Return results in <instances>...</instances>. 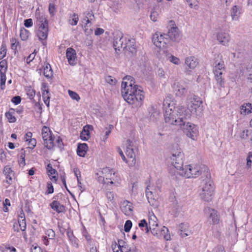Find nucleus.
Masks as SVG:
<instances>
[{"label":"nucleus","mask_w":252,"mask_h":252,"mask_svg":"<svg viewBox=\"0 0 252 252\" xmlns=\"http://www.w3.org/2000/svg\"><path fill=\"white\" fill-rule=\"evenodd\" d=\"M122 211L126 216H129L132 213V206L131 203L125 200L123 201L121 205Z\"/></svg>","instance_id":"nucleus-25"},{"label":"nucleus","mask_w":252,"mask_h":252,"mask_svg":"<svg viewBox=\"0 0 252 252\" xmlns=\"http://www.w3.org/2000/svg\"><path fill=\"white\" fill-rule=\"evenodd\" d=\"M87 150L88 146L87 144L82 143L79 144L77 150L78 155L82 157H85Z\"/></svg>","instance_id":"nucleus-33"},{"label":"nucleus","mask_w":252,"mask_h":252,"mask_svg":"<svg viewBox=\"0 0 252 252\" xmlns=\"http://www.w3.org/2000/svg\"><path fill=\"white\" fill-rule=\"evenodd\" d=\"M136 151L135 143L127 140L126 143L125 153L127 157V164L129 166H134L136 164L135 153Z\"/></svg>","instance_id":"nucleus-8"},{"label":"nucleus","mask_w":252,"mask_h":252,"mask_svg":"<svg viewBox=\"0 0 252 252\" xmlns=\"http://www.w3.org/2000/svg\"><path fill=\"white\" fill-rule=\"evenodd\" d=\"M3 174L5 176V182L8 185L12 184V178L14 176V172L9 166H5L4 167Z\"/></svg>","instance_id":"nucleus-24"},{"label":"nucleus","mask_w":252,"mask_h":252,"mask_svg":"<svg viewBox=\"0 0 252 252\" xmlns=\"http://www.w3.org/2000/svg\"><path fill=\"white\" fill-rule=\"evenodd\" d=\"M106 131L105 132L104 135L102 137V140L103 141H105L108 136L109 135L110 133H111V129L108 128H106Z\"/></svg>","instance_id":"nucleus-64"},{"label":"nucleus","mask_w":252,"mask_h":252,"mask_svg":"<svg viewBox=\"0 0 252 252\" xmlns=\"http://www.w3.org/2000/svg\"><path fill=\"white\" fill-rule=\"evenodd\" d=\"M47 192L48 194L52 193L54 192V188L51 183H47Z\"/></svg>","instance_id":"nucleus-63"},{"label":"nucleus","mask_w":252,"mask_h":252,"mask_svg":"<svg viewBox=\"0 0 252 252\" xmlns=\"http://www.w3.org/2000/svg\"><path fill=\"white\" fill-rule=\"evenodd\" d=\"M110 168L105 167L99 169L95 173L96 179L100 184H106V178L107 173L109 172Z\"/></svg>","instance_id":"nucleus-17"},{"label":"nucleus","mask_w":252,"mask_h":252,"mask_svg":"<svg viewBox=\"0 0 252 252\" xmlns=\"http://www.w3.org/2000/svg\"><path fill=\"white\" fill-rule=\"evenodd\" d=\"M45 236L46 238H48L49 239H53L55 236V233L53 230L52 229H48L45 231Z\"/></svg>","instance_id":"nucleus-45"},{"label":"nucleus","mask_w":252,"mask_h":252,"mask_svg":"<svg viewBox=\"0 0 252 252\" xmlns=\"http://www.w3.org/2000/svg\"><path fill=\"white\" fill-rule=\"evenodd\" d=\"M240 113L244 116L252 113V104L250 102L243 103L240 107Z\"/></svg>","instance_id":"nucleus-22"},{"label":"nucleus","mask_w":252,"mask_h":252,"mask_svg":"<svg viewBox=\"0 0 252 252\" xmlns=\"http://www.w3.org/2000/svg\"><path fill=\"white\" fill-rule=\"evenodd\" d=\"M183 154L180 148L177 149L176 151L173 152L170 157L172 167L169 170L171 174L175 175L176 173H179V171L184 167L182 160Z\"/></svg>","instance_id":"nucleus-5"},{"label":"nucleus","mask_w":252,"mask_h":252,"mask_svg":"<svg viewBox=\"0 0 252 252\" xmlns=\"http://www.w3.org/2000/svg\"><path fill=\"white\" fill-rule=\"evenodd\" d=\"M43 100L47 107L50 105V94L47 86L45 84H43L41 88Z\"/></svg>","instance_id":"nucleus-28"},{"label":"nucleus","mask_w":252,"mask_h":252,"mask_svg":"<svg viewBox=\"0 0 252 252\" xmlns=\"http://www.w3.org/2000/svg\"><path fill=\"white\" fill-rule=\"evenodd\" d=\"M11 101L13 103L17 105L21 102V99L19 96H15L12 98Z\"/></svg>","instance_id":"nucleus-62"},{"label":"nucleus","mask_w":252,"mask_h":252,"mask_svg":"<svg viewBox=\"0 0 252 252\" xmlns=\"http://www.w3.org/2000/svg\"><path fill=\"white\" fill-rule=\"evenodd\" d=\"M18 224L20 229L22 231H25L26 228V223L24 218L22 216L21 217V218L18 220Z\"/></svg>","instance_id":"nucleus-46"},{"label":"nucleus","mask_w":252,"mask_h":252,"mask_svg":"<svg viewBox=\"0 0 252 252\" xmlns=\"http://www.w3.org/2000/svg\"><path fill=\"white\" fill-rule=\"evenodd\" d=\"M38 29L36 32V35L40 40L46 39L48 36V25L38 26Z\"/></svg>","instance_id":"nucleus-23"},{"label":"nucleus","mask_w":252,"mask_h":252,"mask_svg":"<svg viewBox=\"0 0 252 252\" xmlns=\"http://www.w3.org/2000/svg\"><path fill=\"white\" fill-rule=\"evenodd\" d=\"M93 16L94 15L91 12H88L86 17L82 21V23H84L85 28H86L87 26V25L90 23L91 20H92L91 17Z\"/></svg>","instance_id":"nucleus-43"},{"label":"nucleus","mask_w":252,"mask_h":252,"mask_svg":"<svg viewBox=\"0 0 252 252\" xmlns=\"http://www.w3.org/2000/svg\"><path fill=\"white\" fill-rule=\"evenodd\" d=\"M40 72H42L44 76L48 78H50L53 76V71L51 66L48 63H45L43 67L40 69Z\"/></svg>","instance_id":"nucleus-31"},{"label":"nucleus","mask_w":252,"mask_h":252,"mask_svg":"<svg viewBox=\"0 0 252 252\" xmlns=\"http://www.w3.org/2000/svg\"><path fill=\"white\" fill-rule=\"evenodd\" d=\"M197 64V60L194 57H189L185 60L186 69L188 71L194 69Z\"/></svg>","instance_id":"nucleus-19"},{"label":"nucleus","mask_w":252,"mask_h":252,"mask_svg":"<svg viewBox=\"0 0 252 252\" xmlns=\"http://www.w3.org/2000/svg\"><path fill=\"white\" fill-rule=\"evenodd\" d=\"M90 136V132L86 127H84L83 130L80 133V138L82 140L86 141L87 140Z\"/></svg>","instance_id":"nucleus-40"},{"label":"nucleus","mask_w":252,"mask_h":252,"mask_svg":"<svg viewBox=\"0 0 252 252\" xmlns=\"http://www.w3.org/2000/svg\"><path fill=\"white\" fill-rule=\"evenodd\" d=\"M125 40H126V38L123 37H116L114 39L113 47L116 52L120 51L121 49H124Z\"/></svg>","instance_id":"nucleus-30"},{"label":"nucleus","mask_w":252,"mask_h":252,"mask_svg":"<svg viewBox=\"0 0 252 252\" xmlns=\"http://www.w3.org/2000/svg\"><path fill=\"white\" fill-rule=\"evenodd\" d=\"M26 93L31 99H33L35 96V91L31 87H28L26 89Z\"/></svg>","instance_id":"nucleus-52"},{"label":"nucleus","mask_w":252,"mask_h":252,"mask_svg":"<svg viewBox=\"0 0 252 252\" xmlns=\"http://www.w3.org/2000/svg\"><path fill=\"white\" fill-rule=\"evenodd\" d=\"M170 26L171 27L168 30L167 37L173 41L179 42L181 36L178 28L172 21H170Z\"/></svg>","instance_id":"nucleus-15"},{"label":"nucleus","mask_w":252,"mask_h":252,"mask_svg":"<svg viewBox=\"0 0 252 252\" xmlns=\"http://www.w3.org/2000/svg\"><path fill=\"white\" fill-rule=\"evenodd\" d=\"M149 222L148 223L149 229L152 233L156 236H158V230L157 227L158 226V219L153 212H150L148 215Z\"/></svg>","instance_id":"nucleus-16"},{"label":"nucleus","mask_w":252,"mask_h":252,"mask_svg":"<svg viewBox=\"0 0 252 252\" xmlns=\"http://www.w3.org/2000/svg\"><path fill=\"white\" fill-rule=\"evenodd\" d=\"M79 20L78 14L73 13L69 17V23L72 26L76 25Z\"/></svg>","instance_id":"nucleus-39"},{"label":"nucleus","mask_w":252,"mask_h":252,"mask_svg":"<svg viewBox=\"0 0 252 252\" xmlns=\"http://www.w3.org/2000/svg\"><path fill=\"white\" fill-rule=\"evenodd\" d=\"M158 237L162 236L163 238L167 241L171 239V236L169 233V230L168 228L165 226H163L161 229L160 232L158 231Z\"/></svg>","instance_id":"nucleus-34"},{"label":"nucleus","mask_w":252,"mask_h":252,"mask_svg":"<svg viewBox=\"0 0 252 252\" xmlns=\"http://www.w3.org/2000/svg\"><path fill=\"white\" fill-rule=\"evenodd\" d=\"M157 74L160 79H165L166 78V73L164 70L161 67H159L158 69Z\"/></svg>","instance_id":"nucleus-49"},{"label":"nucleus","mask_w":252,"mask_h":252,"mask_svg":"<svg viewBox=\"0 0 252 252\" xmlns=\"http://www.w3.org/2000/svg\"><path fill=\"white\" fill-rule=\"evenodd\" d=\"M47 170L49 175L51 177V179L56 181L57 180V177L56 170L52 168L50 164L47 165Z\"/></svg>","instance_id":"nucleus-38"},{"label":"nucleus","mask_w":252,"mask_h":252,"mask_svg":"<svg viewBox=\"0 0 252 252\" xmlns=\"http://www.w3.org/2000/svg\"><path fill=\"white\" fill-rule=\"evenodd\" d=\"M127 245V244L122 240L118 241V243H114L112 245V249L113 252H118V251L120 250V248L125 245Z\"/></svg>","instance_id":"nucleus-36"},{"label":"nucleus","mask_w":252,"mask_h":252,"mask_svg":"<svg viewBox=\"0 0 252 252\" xmlns=\"http://www.w3.org/2000/svg\"><path fill=\"white\" fill-rule=\"evenodd\" d=\"M35 17L37 19V25L38 26L48 25V22L45 16L40 13L39 11L37 9L35 12Z\"/></svg>","instance_id":"nucleus-27"},{"label":"nucleus","mask_w":252,"mask_h":252,"mask_svg":"<svg viewBox=\"0 0 252 252\" xmlns=\"http://www.w3.org/2000/svg\"><path fill=\"white\" fill-rule=\"evenodd\" d=\"M132 225V223L131 220H127L126 221L124 225V230L126 232H128L130 231Z\"/></svg>","instance_id":"nucleus-55"},{"label":"nucleus","mask_w":252,"mask_h":252,"mask_svg":"<svg viewBox=\"0 0 252 252\" xmlns=\"http://www.w3.org/2000/svg\"><path fill=\"white\" fill-rule=\"evenodd\" d=\"M158 16L159 14L158 11L152 10L150 14V19L153 22H156L158 21Z\"/></svg>","instance_id":"nucleus-48"},{"label":"nucleus","mask_w":252,"mask_h":252,"mask_svg":"<svg viewBox=\"0 0 252 252\" xmlns=\"http://www.w3.org/2000/svg\"><path fill=\"white\" fill-rule=\"evenodd\" d=\"M43 144L47 149L51 150L54 147V139L52 133L49 127L44 126L41 130Z\"/></svg>","instance_id":"nucleus-11"},{"label":"nucleus","mask_w":252,"mask_h":252,"mask_svg":"<svg viewBox=\"0 0 252 252\" xmlns=\"http://www.w3.org/2000/svg\"><path fill=\"white\" fill-rule=\"evenodd\" d=\"M30 32L27 30L23 28L21 29L20 36L22 40H26L29 38Z\"/></svg>","instance_id":"nucleus-41"},{"label":"nucleus","mask_w":252,"mask_h":252,"mask_svg":"<svg viewBox=\"0 0 252 252\" xmlns=\"http://www.w3.org/2000/svg\"><path fill=\"white\" fill-rule=\"evenodd\" d=\"M175 101L170 95L167 96L163 103L165 122L176 126L182 125L183 120L190 117L189 113L182 106H175Z\"/></svg>","instance_id":"nucleus-1"},{"label":"nucleus","mask_w":252,"mask_h":252,"mask_svg":"<svg viewBox=\"0 0 252 252\" xmlns=\"http://www.w3.org/2000/svg\"><path fill=\"white\" fill-rule=\"evenodd\" d=\"M106 196L109 201H112L114 199V193L112 191H107L106 193Z\"/></svg>","instance_id":"nucleus-61"},{"label":"nucleus","mask_w":252,"mask_h":252,"mask_svg":"<svg viewBox=\"0 0 252 252\" xmlns=\"http://www.w3.org/2000/svg\"><path fill=\"white\" fill-rule=\"evenodd\" d=\"M158 189L154 188L153 186H149L146 190V195L150 204L153 206L157 205L158 193Z\"/></svg>","instance_id":"nucleus-14"},{"label":"nucleus","mask_w":252,"mask_h":252,"mask_svg":"<svg viewBox=\"0 0 252 252\" xmlns=\"http://www.w3.org/2000/svg\"><path fill=\"white\" fill-rule=\"evenodd\" d=\"M67 235L70 241H71L72 244L75 247L77 246V240H76V238L73 236V233L72 232H68L67 233Z\"/></svg>","instance_id":"nucleus-53"},{"label":"nucleus","mask_w":252,"mask_h":252,"mask_svg":"<svg viewBox=\"0 0 252 252\" xmlns=\"http://www.w3.org/2000/svg\"><path fill=\"white\" fill-rule=\"evenodd\" d=\"M122 95L128 103L135 107L141 105L144 98V93L140 87L135 84L133 78L126 76L122 83Z\"/></svg>","instance_id":"nucleus-2"},{"label":"nucleus","mask_w":252,"mask_h":252,"mask_svg":"<svg viewBox=\"0 0 252 252\" xmlns=\"http://www.w3.org/2000/svg\"><path fill=\"white\" fill-rule=\"evenodd\" d=\"M225 67L224 62L220 59L216 60L214 63L213 71L217 82L222 86L224 84L223 79L221 77L224 71Z\"/></svg>","instance_id":"nucleus-10"},{"label":"nucleus","mask_w":252,"mask_h":252,"mask_svg":"<svg viewBox=\"0 0 252 252\" xmlns=\"http://www.w3.org/2000/svg\"><path fill=\"white\" fill-rule=\"evenodd\" d=\"M36 52H35V50L33 52L31 53L27 58L26 62L27 63H30L35 58L36 56Z\"/></svg>","instance_id":"nucleus-59"},{"label":"nucleus","mask_w":252,"mask_h":252,"mask_svg":"<svg viewBox=\"0 0 252 252\" xmlns=\"http://www.w3.org/2000/svg\"><path fill=\"white\" fill-rule=\"evenodd\" d=\"M15 111L13 109H10L8 112L5 113V117L9 123H14L16 121V119L14 116Z\"/></svg>","instance_id":"nucleus-37"},{"label":"nucleus","mask_w":252,"mask_h":252,"mask_svg":"<svg viewBox=\"0 0 252 252\" xmlns=\"http://www.w3.org/2000/svg\"><path fill=\"white\" fill-rule=\"evenodd\" d=\"M199 188V194L200 197L204 201H210L214 194L215 187L208 172H205L204 177H201Z\"/></svg>","instance_id":"nucleus-3"},{"label":"nucleus","mask_w":252,"mask_h":252,"mask_svg":"<svg viewBox=\"0 0 252 252\" xmlns=\"http://www.w3.org/2000/svg\"><path fill=\"white\" fill-rule=\"evenodd\" d=\"M188 118L184 119L183 120V124L179 125V127L186 134V135L193 140H195L197 139L198 135V127L195 125L189 122H187Z\"/></svg>","instance_id":"nucleus-7"},{"label":"nucleus","mask_w":252,"mask_h":252,"mask_svg":"<svg viewBox=\"0 0 252 252\" xmlns=\"http://www.w3.org/2000/svg\"><path fill=\"white\" fill-rule=\"evenodd\" d=\"M249 130L248 129H243L239 134V136L241 139H247L249 135Z\"/></svg>","instance_id":"nucleus-54"},{"label":"nucleus","mask_w":252,"mask_h":252,"mask_svg":"<svg viewBox=\"0 0 252 252\" xmlns=\"http://www.w3.org/2000/svg\"><path fill=\"white\" fill-rule=\"evenodd\" d=\"M218 41L224 46H227L230 40V37L228 33L224 32H219L217 35Z\"/></svg>","instance_id":"nucleus-20"},{"label":"nucleus","mask_w":252,"mask_h":252,"mask_svg":"<svg viewBox=\"0 0 252 252\" xmlns=\"http://www.w3.org/2000/svg\"><path fill=\"white\" fill-rule=\"evenodd\" d=\"M202 172L204 176L205 172H208L204 165L189 164L184 166L178 174L188 178H195L202 174Z\"/></svg>","instance_id":"nucleus-4"},{"label":"nucleus","mask_w":252,"mask_h":252,"mask_svg":"<svg viewBox=\"0 0 252 252\" xmlns=\"http://www.w3.org/2000/svg\"><path fill=\"white\" fill-rule=\"evenodd\" d=\"M241 14V8L237 5L233 6L230 10L232 20L238 21Z\"/></svg>","instance_id":"nucleus-26"},{"label":"nucleus","mask_w":252,"mask_h":252,"mask_svg":"<svg viewBox=\"0 0 252 252\" xmlns=\"http://www.w3.org/2000/svg\"><path fill=\"white\" fill-rule=\"evenodd\" d=\"M51 208L58 213H62L64 210V207L59 202L54 200L50 205Z\"/></svg>","instance_id":"nucleus-32"},{"label":"nucleus","mask_w":252,"mask_h":252,"mask_svg":"<svg viewBox=\"0 0 252 252\" xmlns=\"http://www.w3.org/2000/svg\"><path fill=\"white\" fill-rule=\"evenodd\" d=\"M136 46L135 40L133 39H126L125 40L124 49H126L133 53L135 51Z\"/></svg>","instance_id":"nucleus-29"},{"label":"nucleus","mask_w":252,"mask_h":252,"mask_svg":"<svg viewBox=\"0 0 252 252\" xmlns=\"http://www.w3.org/2000/svg\"><path fill=\"white\" fill-rule=\"evenodd\" d=\"M186 1L188 3L190 8H193L196 10L198 9L199 6L196 0H186Z\"/></svg>","instance_id":"nucleus-47"},{"label":"nucleus","mask_w":252,"mask_h":252,"mask_svg":"<svg viewBox=\"0 0 252 252\" xmlns=\"http://www.w3.org/2000/svg\"><path fill=\"white\" fill-rule=\"evenodd\" d=\"M0 87L3 89L5 87L6 81L5 73H0Z\"/></svg>","instance_id":"nucleus-56"},{"label":"nucleus","mask_w":252,"mask_h":252,"mask_svg":"<svg viewBox=\"0 0 252 252\" xmlns=\"http://www.w3.org/2000/svg\"><path fill=\"white\" fill-rule=\"evenodd\" d=\"M189 228V225L188 223H181L179 225V229L181 232H184V234L186 236H188V234L187 233L188 231V229Z\"/></svg>","instance_id":"nucleus-50"},{"label":"nucleus","mask_w":252,"mask_h":252,"mask_svg":"<svg viewBox=\"0 0 252 252\" xmlns=\"http://www.w3.org/2000/svg\"><path fill=\"white\" fill-rule=\"evenodd\" d=\"M66 57L68 62L71 65H74L76 63V53L72 48H68L66 51Z\"/></svg>","instance_id":"nucleus-18"},{"label":"nucleus","mask_w":252,"mask_h":252,"mask_svg":"<svg viewBox=\"0 0 252 252\" xmlns=\"http://www.w3.org/2000/svg\"><path fill=\"white\" fill-rule=\"evenodd\" d=\"M205 212L208 214L209 219L211 220L213 224L219 223L220 219L217 211L211 208L205 209Z\"/></svg>","instance_id":"nucleus-21"},{"label":"nucleus","mask_w":252,"mask_h":252,"mask_svg":"<svg viewBox=\"0 0 252 252\" xmlns=\"http://www.w3.org/2000/svg\"><path fill=\"white\" fill-rule=\"evenodd\" d=\"M32 25L33 22L32 19H28L24 21V25L27 28L31 27Z\"/></svg>","instance_id":"nucleus-60"},{"label":"nucleus","mask_w":252,"mask_h":252,"mask_svg":"<svg viewBox=\"0 0 252 252\" xmlns=\"http://www.w3.org/2000/svg\"><path fill=\"white\" fill-rule=\"evenodd\" d=\"M68 92L69 95L72 99L76 100L77 101L80 100V97L76 93L71 90H68Z\"/></svg>","instance_id":"nucleus-51"},{"label":"nucleus","mask_w":252,"mask_h":252,"mask_svg":"<svg viewBox=\"0 0 252 252\" xmlns=\"http://www.w3.org/2000/svg\"><path fill=\"white\" fill-rule=\"evenodd\" d=\"M139 227L142 229V228H145V230L146 233H148L149 232L150 229L149 227L148 224V223L146 220L143 219L141 220L138 224Z\"/></svg>","instance_id":"nucleus-42"},{"label":"nucleus","mask_w":252,"mask_h":252,"mask_svg":"<svg viewBox=\"0 0 252 252\" xmlns=\"http://www.w3.org/2000/svg\"><path fill=\"white\" fill-rule=\"evenodd\" d=\"M169 41L167 34L157 32L152 37V42L158 48L160 49L165 48Z\"/></svg>","instance_id":"nucleus-9"},{"label":"nucleus","mask_w":252,"mask_h":252,"mask_svg":"<svg viewBox=\"0 0 252 252\" xmlns=\"http://www.w3.org/2000/svg\"><path fill=\"white\" fill-rule=\"evenodd\" d=\"M202 101L199 97L196 95L190 96L187 99L188 109L186 108V110L189 113L190 116L191 114L200 115L202 111Z\"/></svg>","instance_id":"nucleus-6"},{"label":"nucleus","mask_w":252,"mask_h":252,"mask_svg":"<svg viewBox=\"0 0 252 252\" xmlns=\"http://www.w3.org/2000/svg\"><path fill=\"white\" fill-rule=\"evenodd\" d=\"M11 46L12 50H16L17 45H18V42L15 38H12L10 39Z\"/></svg>","instance_id":"nucleus-58"},{"label":"nucleus","mask_w":252,"mask_h":252,"mask_svg":"<svg viewBox=\"0 0 252 252\" xmlns=\"http://www.w3.org/2000/svg\"><path fill=\"white\" fill-rule=\"evenodd\" d=\"M106 184L107 185H113L118 186L121 181V179L117 171L114 169L110 168L106 178Z\"/></svg>","instance_id":"nucleus-12"},{"label":"nucleus","mask_w":252,"mask_h":252,"mask_svg":"<svg viewBox=\"0 0 252 252\" xmlns=\"http://www.w3.org/2000/svg\"><path fill=\"white\" fill-rule=\"evenodd\" d=\"M7 69V62L5 60H3L0 62V73H6Z\"/></svg>","instance_id":"nucleus-44"},{"label":"nucleus","mask_w":252,"mask_h":252,"mask_svg":"<svg viewBox=\"0 0 252 252\" xmlns=\"http://www.w3.org/2000/svg\"><path fill=\"white\" fill-rule=\"evenodd\" d=\"M166 59L167 61L175 64L179 65L181 64V62L179 58L173 56L171 54L168 53L166 55Z\"/></svg>","instance_id":"nucleus-35"},{"label":"nucleus","mask_w":252,"mask_h":252,"mask_svg":"<svg viewBox=\"0 0 252 252\" xmlns=\"http://www.w3.org/2000/svg\"><path fill=\"white\" fill-rule=\"evenodd\" d=\"M105 80L107 83L111 85H115L117 82V80L115 78H112L110 76L106 77L105 78Z\"/></svg>","instance_id":"nucleus-57"},{"label":"nucleus","mask_w":252,"mask_h":252,"mask_svg":"<svg viewBox=\"0 0 252 252\" xmlns=\"http://www.w3.org/2000/svg\"><path fill=\"white\" fill-rule=\"evenodd\" d=\"M171 87L177 96H182L188 93V86L183 82L174 81L171 83Z\"/></svg>","instance_id":"nucleus-13"}]
</instances>
